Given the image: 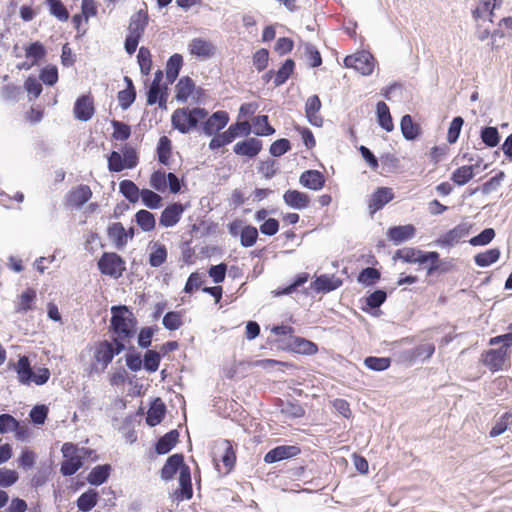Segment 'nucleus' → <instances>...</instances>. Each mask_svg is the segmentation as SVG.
<instances>
[{"label": "nucleus", "instance_id": "f257e3e1", "mask_svg": "<svg viewBox=\"0 0 512 512\" xmlns=\"http://www.w3.org/2000/svg\"><path fill=\"white\" fill-rule=\"evenodd\" d=\"M111 314L109 329L115 335L113 340L125 344L136 334L137 319L126 305L112 306Z\"/></svg>", "mask_w": 512, "mask_h": 512}, {"label": "nucleus", "instance_id": "f03ea898", "mask_svg": "<svg viewBox=\"0 0 512 512\" xmlns=\"http://www.w3.org/2000/svg\"><path fill=\"white\" fill-rule=\"evenodd\" d=\"M393 260H401L404 263L409 264H424L426 262H431L427 274L432 275L434 272H447L449 269L442 267V262L439 259V253L436 251L423 252L420 249L414 247H404L398 249L394 255Z\"/></svg>", "mask_w": 512, "mask_h": 512}, {"label": "nucleus", "instance_id": "7ed1b4c3", "mask_svg": "<svg viewBox=\"0 0 512 512\" xmlns=\"http://www.w3.org/2000/svg\"><path fill=\"white\" fill-rule=\"evenodd\" d=\"M148 23L149 15L147 5L144 3V8L139 9L129 19L128 34L124 44L125 50L129 55L135 53L139 41L145 33Z\"/></svg>", "mask_w": 512, "mask_h": 512}, {"label": "nucleus", "instance_id": "20e7f679", "mask_svg": "<svg viewBox=\"0 0 512 512\" xmlns=\"http://www.w3.org/2000/svg\"><path fill=\"white\" fill-rule=\"evenodd\" d=\"M125 349V344L121 341L102 340L95 344L93 362L91 370L104 372L112 362L114 356L120 354Z\"/></svg>", "mask_w": 512, "mask_h": 512}, {"label": "nucleus", "instance_id": "39448f33", "mask_svg": "<svg viewBox=\"0 0 512 512\" xmlns=\"http://www.w3.org/2000/svg\"><path fill=\"white\" fill-rule=\"evenodd\" d=\"M207 115L208 112L204 108H179L173 112L171 122L175 129L185 134L195 129L200 121L206 119Z\"/></svg>", "mask_w": 512, "mask_h": 512}, {"label": "nucleus", "instance_id": "423d86ee", "mask_svg": "<svg viewBox=\"0 0 512 512\" xmlns=\"http://www.w3.org/2000/svg\"><path fill=\"white\" fill-rule=\"evenodd\" d=\"M61 452L63 455V461L60 466L61 474L63 476L75 474L83 466V459L87 450L79 448L72 442H66L62 445Z\"/></svg>", "mask_w": 512, "mask_h": 512}, {"label": "nucleus", "instance_id": "0eeeda50", "mask_svg": "<svg viewBox=\"0 0 512 512\" xmlns=\"http://www.w3.org/2000/svg\"><path fill=\"white\" fill-rule=\"evenodd\" d=\"M15 371L17 372L19 382L25 385H29L31 382H34L36 385H43L50 378L48 368H40L37 373H33L27 356H21L18 359Z\"/></svg>", "mask_w": 512, "mask_h": 512}, {"label": "nucleus", "instance_id": "6e6552de", "mask_svg": "<svg viewBox=\"0 0 512 512\" xmlns=\"http://www.w3.org/2000/svg\"><path fill=\"white\" fill-rule=\"evenodd\" d=\"M99 271L114 279L122 277L126 270L125 260L115 252H104L97 262Z\"/></svg>", "mask_w": 512, "mask_h": 512}, {"label": "nucleus", "instance_id": "1a4fd4ad", "mask_svg": "<svg viewBox=\"0 0 512 512\" xmlns=\"http://www.w3.org/2000/svg\"><path fill=\"white\" fill-rule=\"evenodd\" d=\"M150 186L158 192H165L167 189L170 193L176 194L181 190L179 178L174 173H166L164 170H156L150 175Z\"/></svg>", "mask_w": 512, "mask_h": 512}, {"label": "nucleus", "instance_id": "9d476101", "mask_svg": "<svg viewBox=\"0 0 512 512\" xmlns=\"http://www.w3.org/2000/svg\"><path fill=\"white\" fill-rule=\"evenodd\" d=\"M139 158L135 149L125 147L123 156L116 151H112L108 156V169L110 172H120L124 169H132L138 165Z\"/></svg>", "mask_w": 512, "mask_h": 512}, {"label": "nucleus", "instance_id": "9b49d317", "mask_svg": "<svg viewBox=\"0 0 512 512\" xmlns=\"http://www.w3.org/2000/svg\"><path fill=\"white\" fill-rule=\"evenodd\" d=\"M481 362L493 373L501 371L510 362V352L506 346L486 350L481 354Z\"/></svg>", "mask_w": 512, "mask_h": 512}, {"label": "nucleus", "instance_id": "f8f14e48", "mask_svg": "<svg viewBox=\"0 0 512 512\" xmlns=\"http://www.w3.org/2000/svg\"><path fill=\"white\" fill-rule=\"evenodd\" d=\"M344 66L353 68L362 75H370L374 70V58L370 53L360 51L353 55L346 56L344 58Z\"/></svg>", "mask_w": 512, "mask_h": 512}, {"label": "nucleus", "instance_id": "ddd939ff", "mask_svg": "<svg viewBox=\"0 0 512 512\" xmlns=\"http://www.w3.org/2000/svg\"><path fill=\"white\" fill-rule=\"evenodd\" d=\"M202 93L203 90L197 88L195 82L189 76L180 78L175 86V98L180 102H187L190 97L199 100Z\"/></svg>", "mask_w": 512, "mask_h": 512}, {"label": "nucleus", "instance_id": "4468645a", "mask_svg": "<svg viewBox=\"0 0 512 512\" xmlns=\"http://www.w3.org/2000/svg\"><path fill=\"white\" fill-rule=\"evenodd\" d=\"M74 117L79 121H89L95 114L94 98L91 93L81 95L74 103Z\"/></svg>", "mask_w": 512, "mask_h": 512}, {"label": "nucleus", "instance_id": "2eb2a0df", "mask_svg": "<svg viewBox=\"0 0 512 512\" xmlns=\"http://www.w3.org/2000/svg\"><path fill=\"white\" fill-rule=\"evenodd\" d=\"M179 488L172 493V498L176 502L190 500L193 497V487L191 481L190 467H185L178 478Z\"/></svg>", "mask_w": 512, "mask_h": 512}, {"label": "nucleus", "instance_id": "dca6fc26", "mask_svg": "<svg viewBox=\"0 0 512 512\" xmlns=\"http://www.w3.org/2000/svg\"><path fill=\"white\" fill-rule=\"evenodd\" d=\"M185 467H189V466L184 462L183 454H181V453L173 454L167 458L166 462L164 463L163 467L161 468V471H160L161 478L164 481L172 480L174 478V476L176 475V473L179 471V475H180L181 471H183V469Z\"/></svg>", "mask_w": 512, "mask_h": 512}, {"label": "nucleus", "instance_id": "f3484780", "mask_svg": "<svg viewBox=\"0 0 512 512\" xmlns=\"http://www.w3.org/2000/svg\"><path fill=\"white\" fill-rule=\"evenodd\" d=\"M92 197V190L88 185L80 184L71 189L66 195L65 204L68 207L81 208Z\"/></svg>", "mask_w": 512, "mask_h": 512}, {"label": "nucleus", "instance_id": "a211bd4d", "mask_svg": "<svg viewBox=\"0 0 512 512\" xmlns=\"http://www.w3.org/2000/svg\"><path fill=\"white\" fill-rule=\"evenodd\" d=\"M394 198L393 190L389 187H379L370 196L368 200V209L371 215L381 210L387 203Z\"/></svg>", "mask_w": 512, "mask_h": 512}, {"label": "nucleus", "instance_id": "6ab92c4d", "mask_svg": "<svg viewBox=\"0 0 512 512\" xmlns=\"http://www.w3.org/2000/svg\"><path fill=\"white\" fill-rule=\"evenodd\" d=\"M162 72L159 71L156 73V76L150 85V88L147 93V104L154 105L155 103L159 104L160 108H166L168 93L167 87H161L160 85V76Z\"/></svg>", "mask_w": 512, "mask_h": 512}, {"label": "nucleus", "instance_id": "aec40b11", "mask_svg": "<svg viewBox=\"0 0 512 512\" xmlns=\"http://www.w3.org/2000/svg\"><path fill=\"white\" fill-rule=\"evenodd\" d=\"M263 143L261 140L250 137L237 142L233 147V152L238 156H244L248 159L255 158L262 150Z\"/></svg>", "mask_w": 512, "mask_h": 512}, {"label": "nucleus", "instance_id": "412c9836", "mask_svg": "<svg viewBox=\"0 0 512 512\" xmlns=\"http://www.w3.org/2000/svg\"><path fill=\"white\" fill-rule=\"evenodd\" d=\"M229 122V114L224 110L214 112L202 125L203 132L212 136L222 130Z\"/></svg>", "mask_w": 512, "mask_h": 512}, {"label": "nucleus", "instance_id": "4be33fe9", "mask_svg": "<svg viewBox=\"0 0 512 512\" xmlns=\"http://www.w3.org/2000/svg\"><path fill=\"white\" fill-rule=\"evenodd\" d=\"M301 449L296 445H280L269 452H267L264 456V461L267 464H272L281 460L289 459L299 455Z\"/></svg>", "mask_w": 512, "mask_h": 512}, {"label": "nucleus", "instance_id": "5701e85b", "mask_svg": "<svg viewBox=\"0 0 512 512\" xmlns=\"http://www.w3.org/2000/svg\"><path fill=\"white\" fill-rule=\"evenodd\" d=\"M386 235L389 241L399 245L414 238L416 228L412 224L393 226L388 228Z\"/></svg>", "mask_w": 512, "mask_h": 512}, {"label": "nucleus", "instance_id": "b1692460", "mask_svg": "<svg viewBox=\"0 0 512 512\" xmlns=\"http://www.w3.org/2000/svg\"><path fill=\"white\" fill-rule=\"evenodd\" d=\"M185 207L178 202L169 204L160 215L159 224L169 228L175 226L181 219Z\"/></svg>", "mask_w": 512, "mask_h": 512}, {"label": "nucleus", "instance_id": "393cba45", "mask_svg": "<svg viewBox=\"0 0 512 512\" xmlns=\"http://www.w3.org/2000/svg\"><path fill=\"white\" fill-rule=\"evenodd\" d=\"M322 103L318 95L308 97L305 103V116L308 122L315 127L323 125V117L319 114Z\"/></svg>", "mask_w": 512, "mask_h": 512}, {"label": "nucleus", "instance_id": "a878e982", "mask_svg": "<svg viewBox=\"0 0 512 512\" xmlns=\"http://www.w3.org/2000/svg\"><path fill=\"white\" fill-rule=\"evenodd\" d=\"M470 228L471 226L469 224L460 223L443 234L437 242L441 246H453L469 234Z\"/></svg>", "mask_w": 512, "mask_h": 512}, {"label": "nucleus", "instance_id": "bb28decb", "mask_svg": "<svg viewBox=\"0 0 512 512\" xmlns=\"http://www.w3.org/2000/svg\"><path fill=\"white\" fill-rule=\"evenodd\" d=\"M285 204L291 208L303 210L306 209L311 202L310 196L296 189H288L283 194Z\"/></svg>", "mask_w": 512, "mask_h": 512}, {"label": "nucleus", "instance_id": "cd10ccee", "mask_svg": "<svg viewBox=\"0 0 512 512\" xmlns=\"http://www.w3.org/2000/svg\"><path fill=\"white\" fill-rule=\"evenodd\" d=\"M189 52L198 58L209 59L215 54V46L203 38H194L189 43Z\"/></svg>", "mask_w": 512, "mask_h": 512}, {"label": "nucleus", "instance_id": "c85d7f7f", "mask_svg": "<svg viewBox=\"0 0 512 512\" xmlns=\"http://www.w3.org/2000/svg\"><path fill=\"white\" fill-rule=\"evenodd\" d=\"M325 177L318 170H306L299 177V183L310 190L318 191L325 186Z\"/></svg>", "mask_w": 512, "mask_h": 512}, {"label": "nucleus", "instance_id": "c756f323", "mask_svg": "<svg viewBox=\"0 0 512 512\" xmlns=\"http://www.w3.org/2000/svg\"><path fill=\"white\" fill-rule=\"evenodd\" d=\"M107 236L114 246L121 250L128 243V233L121 222H113L108 226Z\"/></svg>", "mask_w": 512, "mask_h": 512}, {"label": "nucleus", "instance_id": "7c9ffc66", "mask_svg": "<svg viewBox=\"0 0 512 512\" xmlns=\"http://www.w3.org/2000/svg\"><path fill=\"white\" fill-rule=\"evenodd\" d=\"M37 300L36 290L33 288L25 289L18 297L15 302V312L25 314L31 311L35 307Z\"/></svg>", "mask_w": 512, "mask_h": 512}, {"label": "nucleus", "instance_id": "2f4dec72", "mask_svg": "<svg viewBox=\"0 0 512 512\" xmlns=\"http://www.w3.org/2000/svg\"><path fill=\"white\" fill-rule=\"evenodd\" d=\"M289 347L295 353L309 356L317 354L319 350L316 343L299 336L292 338Z\"/></svg>", "mask_w": 512, "mask_h": 512}, {"label": "nucleus", "instance_id": "473e14b6", "mask_svg": "<svg viewBox=\"0 0 512 512\" xmlns=\"http://www.w3.org/2000/svg\"><path fill=\"white\" fill-rule=\"evenodd\" d=\"M342 280L335 275L323 274L313 282V289L317 292H330L342 285Z\"/></svg>", "mask_w": 512, "mask_h": 512}, {"label": "nucleus", "instance_id": "72a5a7b5", "mask_svg": "<svg viewBox=\"0 0 512 512\" xmlns=\"http://www.w3.org/2000/svg\"><path fill=\"white\" fill-rule=\"evenodd\" d=\"M166 414V406L160 398H157L147 411L146 423L154 427L161 423Z\"/></svg>", "mask_w": 512, "mask_h": 512}, {"label": "nucleus", "instance_id": "f704fd0d", "mask_svg": "<svg viewBox=\"0 0 512 512\" xmlns=\"http://www.w3.org/2000/svg\"><path fill=\"white\" fill-rule=\"evenodd\" d=\"M179 441V432L173 429L162 437H160L155 445V450L158 454H166L170 452Z\"/></svg>", "mask_w": 512, "mask_h": 512}, {"label": "nucleus", "instance_id": "c9c22d12", "mask_svg": "<svg viewBox=\"0 0 512 512\" xmlns=\"http://www.w3.org/2000/svg\"><path fill=\"white\" fill-rule=\"evenodd\" d=\"M503 0H481L476 8L472 11V16L475 20H478L486 13L489 14V21L493 22L494 10L500 7Z\"/></svg>", "mask_w": 512, "mask_h": 512}, {"label": "nucleus", "instance_id": "e433bc0d", "mask_svg": "<svg viewBox=\"0 0 512 512\" xmlns=\"http://www.w3.org/2000/svg\"><path fill=\"white\" fill-rule=\"evenodd\" d=\"M401 132L406 140H414L421 133V127L419 124L414 123L411 115L406 114L402 117L400 122Z\"/></svg>", "mask_w": 512, "mask_h": 512}, {"label": "nucleus", "instance_id": "4c0bfd02", "mask_svg": "<svg viewBox=\"0 0 512 512\" xmlns=\"http://www.w3.org/2000/svg\"><path fill=\"white\" fill-rule=\"evenodd\" d=\"M376 112L379 125L387 132L393 131L394 124L388 105L383 101H379L376 105Z\"/></svg>", "mask_w": 512, "mask_h": 512}, {"label": "nucleus", "instance_id": "58836bf2", "mask_svg": "<svg viewBox=\"0 0 512 512\" xmlns=\"http://www.w3.org/2000/svg\"><path fill=\"white\" fill-rule=\"evenodd\" d=\"M99 494L94 489H89L79 496L77 499V507L82 512H89L98 503Z\"/></svg>", "mask_w": 512, "mask_h": 512}, {"label": "nucleus", "instance_id": "ea45409f", "mask_svg": "<svg viewBox=\"0 0 512 512\" xmlns=\"http://www.w3.org/2000/svg\"><path fill=\"white\" fill-rule=\"evenodd\" d=\"M183 66V57L182 55L176 53L173 54L167 61L166 64V79L168 83H173Z\"/></svg>", "mask_w": 512, "mask_h": 512}, {"label": "nucleus", "instance_id": "a19ab883", "mask_svg": "<svg viewBox=\"0 0 512 512\" xmlns=\"http://www.w3.org/2000/svg\"><path fill=\"white\" fill-rule=\"evenodd\" d=\"M157 158L158 161L168 166L172 155V144L171 140L167 136H161L157 145Z\"/></svg>", "mask_w": 512, "mask_h": 512}, {"label": "nucleus", "instance_id": "79ce46f5", "mask_svg": "<svg viewBox=\"0 0 512 512\" xmlns=\"http://www.w3.org/2000/svg\"><path fill=\"white\" fill-rule=\"evenodd\" d=\"M254 134L257 136H270L275 133V129L269 124L267 115H258L252 119Z\"/></svg>", "mask_w": 512, "mask_h": 512}, {"label": "nucleus", "instance_id": "37998d69", "mask_svg": "<svg viewBox=\"0 0 512 512\" xmlns=\"http://www.w3.org/2000/svg\"><path fill=\"white\" fill-rule=\"evenodd\" d=\"M45 4L48 6L49 13L52 16H54L58 21H68L70 17L69 11L62 2V0H45Z\"/></svg>", "mask_w": 512, "mask_h": 512}, {"label": "nucleus", "instance_id": "c03bdc74", "mask_svg": "<svg viewBox=\"0 0 512 512\" xmlns=\"http://www.w3.org/2000/svg\"><path fill=\"white\" fill-rule=\"evenodd\" d=\"M501 252L499 248H491L484 252L478 253L474 257V261L479 267H487L497 262Z\"/></svg>", "mask_w": 512, "mask_h": 512}, {"label": "nucleus", "instance_id": "a18cd8bd", "mask_svg": "<svg viewBox=\"0 0 512 512\" xmlns=\"http://www.w3.org/2000/svg\"><path fill=\"white\" fill-rule=\"evenodd\" d=\"M121 194L131 203H136L141 195V190L131 180H122L119 183Z\"/></svg>", "mask_w": 512, "mask_h": 512}, {"label": "nucleus", "instance_id": "49530a36", "mask_svg": "<svg viewBox=\"0 0 512 512\" xmlns=\"http://www.w3.org/2000/svg\"><path fill=\"white\" fill-rule=\"evenodd\" d=\"M295 70V62L292 59H287L282 66L275 71L274 85L276 87L283 85L293 74Z\"/></svg>", "mask_w": 512, "mask_h": 512}, {"label": "nucleus", "instance_id": "de8ad7c7", "mask_svg": "<svg viewBox=\"0 0 512 512\" xmlns=\"http://www.w3.org/2000/svg\"><path fill=\"white\" fill-rule=\"evenodd\" d=\"M135 221L144 232H150L154 230L156 226V220L153 213L145 209L139 210L135 214Z\"/></svg>", "mask_w": 512, "mask_h": 512}, {"label": "nucleus", "instance_id": "09e8293b", "mask_svg": "<svg viewBox=\"0 0 512 512\" xmlns=\"http://www.w3.org/2000/svg\"><path fill=\"white\" fill-rule=\"evenodd\" d=\"M184 314V310L167 312L162 319L163 326L170 331L179 329L184 323Z\"/></svg>", "mask_w": 512, "mask_h": 512}, {"label": "nucleus", "instance_id": "8fccbe9b", "mask_svg": "<svg viewBox=\"0 0 512 512\" xmlns=\"http://www.w3.org/2000/svg\"><path fill=\"white\" fill-rule=\"evenodd\" d=\"M45 55L46 50L42 43L38 41L31 43L25 48V57L32 60L27 68H31L32 66L36 65L39 60L45 57Z\"/></svg>", "mask_w": 512, "mask_h": 512}, {"label": "nucleus", "instance_id": "3c124183", "mask_svg": "<svg viewBox=\"0 0 512 512\" xmlns=\"http://www.w3.org/2000/svg\"><path fill=\"white\" fill-rule=\"evenodd\" d=\"M474 166L463 165L457 168L451 176V180L459 186L467 184L474 177Z\"/></svg>", "mask_w": 512, "mask_h": 512}, {"label": "nucleus", "instance_id": "603ef678", "mask_svg": "<svg viewBox=\"0 0 512 512\" xmlns=\"http://www.w3.org/2000/svg\"><path fill=\"white\" fill-rule=\"evenodd\" d=\"M110 470L109 465H98L90 471L87 481L92 485H101L108 479Z\"/></svg>", "mask_w": 512, "mask_h": 512}, {"label": "nucleus", "instance_id": "864d4df0", "mask_svg": "<svg viewBox=\"0 0 512 512\" xmlns=\"http://www.w3.org/2000/svg\"><path fill=\"white\" fill-rule=\"evenodd\" d=\"M224 452L221 456V461L225 467V473H229L236 462V453L230 440L223 441Z\"/></svg>", "mask_w": 512, "mask_h": 512}, {"label": "nucleus", "instance_id": "5fc2aeb1", "mask_svg": "<svg viewBox=\"0 0 512 512\" xmlns=\"http://www.w3.org/2000/svg\"><path fill=\"white\" fill-rule=\"evenodd\" d=\"M167 249L164 244L155 243L149 255V264L152 267H159L166 262Z\"/></svg>", "mask_w": 512, "mask_h": 512}, {"label": "nucleus", "instance_id": "6e6d98bb", "mask_svg": "<svg viewBox=\"0 0 512 512\" xmlns=\"http://www.w3.org/2000/svg\"><path fill=\"white\" fill-rule=\"evenodd\" d=\"M140 198L142 203L150 209H158L162 206V197L153 190L150 189H141Z\"/></svg>", "mask_w": 512, "mask_h": 512}, {"label": "nucleus", "instance_id": "4d7b16f0", "mask_svg": "<svg viewBox=\"0 0 512 512\" xmlns=\"http://www.w3.org/2000/svg\"><path fill=\"white\" fill-rule=\"evenodd\" d=\"M137 61L141 73L145 76L149 75L152 68V56L150 50L147 47H140L137 55Z\"/></svg>", "mask_w": 512, "mask_h": 512}, {"label": "nucleus", "instance_id": "13d9d810", "mask_svg": "<svg viewBox=\"0 0 512 512\" xmlns=\"http://www.w3.org/2000/svg\"><path fill=\"white\" fill-rule=\"evenodd\" d=\"M258 230L252 225L244 226L240 231V243L243 247H252L258 239Z\"/></svg>", "mask_w": 512, "mask_h": 512}, {"label": "nucleus", "instance_id": "bf43d9fd", "mask_svg": "<svg viewBox=\"0 0 512 512\" xmlns=\"http://www.w3.org/2000/svg\"><path fill=\"white\" fill-rule=\"evenodd\" d=\"M435 352V345L433 343L419 344L410 351L411 359L427 360L432 357Z\"/></svg>", "mask_w": 512, "mask_h": 512}, {"label": "nucleus", "instance_id": "052dcab7", "mask_svg": "<svg viewBox=\"0 0 512 512\" xmlns=\"http://www.w3.org/2000/svg\"><path fill=\"white\" fill-rule=\"evenodd\" d=\"M112 137L117 141H125L131 136V128L128 124L118 120H112Z\"/></svg>", "mask_w": 512, "mask_h": 512}, {"label": "nucleus", "instance_id": "680f3d73", "mask_svg": "<svg viewBox=\"0 0 512 512\" xmlns=\"http://www.w3.org/2000/svg\"><path fill=\"white\" fill-rule=\"evenodd\" d=\"M364 364L367 368L371 370L383 371L390 367L391 359L388 357L369 356L364 360Z\"/></svg>", "mask_w": 512, "mask_h": 512}, {"label": "nucleus", "instance_id": "e2e57ef3", "mask_svg": "<svg viewBox=\"0 0 512 512\" xmlns=\"http://www.w3.org/2000/svg\"><path fill=\"white\" fill-rule=\"evenodd\" d=\"M161 361L160 353L155 350H147L144 354L143 366L149 372H156Z\"/></svg>", "mask_w": 512, "mask_h": 512}, {"label": "nucleus", "instance_id": "0e129e2a", "mask_svg": "<svg viewBox=\"0 0 512 512\" xmlns=\"http://www.w3.org/2000/svg\"><path fill=\"white\" fill-rule=\"evenodd\" d=\"M252 125L244 120V121H238L234 124H231L227 131L232 136L233 139L239 137V136H248L251 133Z\"/></svg>", "mask_w": 512, "mask_h": 512}, {"label": "nucleus", "instance_id": "69168bd1", "mask_svg": "<svg viewBox=\"0 0 512 512\" xmlns=\"http://www.w3.org/2000/svg\"><path fill=\"white\" fill-rule=\"evenodd\" d=\"M481 139L488 147H495L499 144L500 136L496 127H485L481 131Z\"/></svg>", "mask_w": 512, "mask_h": 512}, {"label": "nucleus", "instance_id": "338daca9", "mask_svg": "<svg viewBox=\"0 0 512 512\" xmlns=\"http://www.w3.org/2000/svg\"><path fill=\"white\" fill-rule=\"evenodd\" d=\"M80 13L85 18V24L89 23L90 18L98 14V3L96 0H82Z\"/></svg>", "mask_w": 512, "mask_h": 512}, {"label": "nucleus", "instance_id": "774afa93", "mask_svg": "<svg viewBox=\"0 0 512 512\" xmlns=\"http://www.w3.org/2000/svg\"><path fill=\"white\" fill-rule=\"evenodd\" d=\"M463 124L464 120L462 117L457 116L453 118L447 133L448 143L453 144L458 140Z\"/></svg>", "mask_w": 512, "mask_h": 512}]
</instances>
